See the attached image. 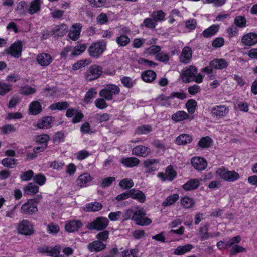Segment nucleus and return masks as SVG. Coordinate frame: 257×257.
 Returning <instances> with one entry per match:
<instances>
[{
	"instance_id": "1",
	"label": "nucleus",
	"mask_w": 257,
	"mask_h": 257,
	"mask_svg": "<svg viewBox=\"0 0 257 257\" xmlns=\"http://www.w3.org/2000/svg\"><path fill=\"white\" fill-rule=\"evenodd\" d=\"M39 202L38 199H29L22 205L21 213L27 215H32L38 211L37 205Z\"/></svg>"
},
{
	"instance_id": "2",
	"label": "nucleus",
	"mask_w": 257,
	"mask_h": 257,
	"mask_svg": "<svg viewBox=\"0 0 257 257\" xmlns=\"http://www.w3.org/2000/svg\"><path fill=\"white\" fill-rule=\"evenodd\" d=\"M217 174L224 180L228 182H233L239 178V175L235 171H228L224 168H218Z\"/></svg>"
},
{
	"instance_id": "3",
	"label": "nucleus",
	"mask_w": 257,
	"mask_h": 257,
	"mask_svg": "<svg viewBox=\"0 0 257 257\" xmlns=\"http://www.w3.org/2000/svg\"><path fill=\"white\" fill-rule=\"evenodd\" d=\"M108 220L103 217H99L86 225L89 230H101L104 229L108 225Z\"/></svg>"
},
{
	"instance_id": "4",
	"label": "nucleus",
	"mask_w": 257,
	"mask_h": 257,
	"mask_svg": "<svg viewBox=\"0 0 257 257\" xmlns=\"http://www.w3.org/2000/svg\"><path fill=\"white\" fill-rule=\"evenodd\" d=\"M17 229L19 234L25 236H30L34 233L33 225L27 220L24 219L20 222Z\"/></svg>"
},
{
	"instance_id": "5",
	"label": "nucleus",
	"mask_w": 257,
	"mask_h": 257,
	"mask_svg": "<svg viewBox=\"0 0 257 257\" xmlns=\"http://www.w3.org/2000/svg\"><path fill=\"white\" fill-rule=\"evenodd\" d=\"M146 214L145 211L143 209H141L134 212L131 219L136 221L137 225H148L151 224L152 221L148 218L144 217Z\"/></svg>"
},
{
	"instance_id": "6",
	"label": "nucleus",
	"mask_w": 257,
	"mask_h": 257,
	"mask_svg": "<svg viewBox=\"0 0 257 257\" xmlns=\"http://www.w3.org/2000/svg\"><path fill=\"white\" fill-rule=\"evenodd\" d=\"M120 92L118 86L114 84H109L100 92V95L107 100H111L113 95L118 94Z\"/></svg>"
},
{
	"instance_id": "7",
	"label": "nucleus",
	"mask_w": 257,
	"mask_h": 257,
	"mask_svg": "<svg viewBox=\"0 0 257 257\" xmlns=\"http://www.w3.org/2000/svg\"><path fill=\"white\" fill-rule=\"evenodd\" d=\"M106 46V43L102 41L92 43L89 48L90 55L92 57H98L104 51Z\"/></svg>"
},
{
	"instance_id": "8",
	"label": "nucleus",
	"mask_w": 257,
	"mask_h": 257,
	"mask_svg": "<svg viewBox=\"0 0 257 257\" xmlns=\"http://www.w3.org/2000/svg\"><path fill=\"white\" fill-rule=\"evenodd\" d=\"M197 70L193 65H190L186 69L183 70L180 77L185 83L194 81L195 75H196Z\"/></svg>"
},
{
	"instance_id": "9",
	"label": "nucleus",
	"mask_w": 257,
	"mask_h": 257,
	"mask_svg": "<svg viewBox=\"0 0 257 257\" xmlns=\"http://www.w3.org/2000/svg\"><path fill=\"white\" fill-rule=\"evenodd\" d=\"M22 47L23 43L21 41H16L9 48L6 49L4 52L15 58H19L21 56Z\"/></svg>"
},
{
	"instance_id": "10",
	"label": "nucleus",
	"mask_w": 257,
	"mask_h": 257,
	"mask_svg": "<svg viewBox=\"0 0 257 257\" xmlns=\"http://www.w3.org/2000/svg\"><path fill=\"white\" fill-rule=\"evenodd\" d=\"M102 72V68L99 65H91L85 73L87 80L92 81L98 78Z\"/></svg>"
},
{
	"instance_id": "11",
	"label": "nucleus",
	"mask_w": 257,
	"mask_h": 257,
	"mask_svg": "<svg viewBox=\"0 0 257 257\" xmlns=\"http://www.w3.org/2000/svg\"><path fill=\"white\" fill-rule=\"evenodd\" d=\"M242 46L251 47L257 43V34L250 32L244 34L241 39Z\"/></svg>"
},
{
	"instance_id": "12",
	"label": "nucleus",
	"mask_w": 257,
	"mask_h": 257,
	"mask_svg": "<svg viewBox=\"0 0 257 257\" xmlns=\"http://www.w3.org/2000/svg\"><path fill=\"white\" fill-rule=\"evenodd\" d=\"M191 163L192 166L197 170H204L207 165L206 161L202 157H195L191 159Z\"/></svg>"
},
{
	"instance_id": "13",
	"label": "nucleus",
	"mask_w": 257,
	"mask_h": 257,
	"mask_svg": "<svg viewBox=\"0 0 257 257\" xmlns=\"http://www.w3.org/2000/svg\"><path fill=\"white\" fill-rule=\"evenodd\" d=\"M83 225L82 223L79 220H72L69 221L65 225V230L69 233H73L78 230Z\"/></svg>"
},
{
	"instance_id": "14",
	"label": "nucleus",
	"mask_w": 257,
	"mask_h": 257,
	"mask_svg": "<svg viewBox=\"0 0 257 257\" xmlns=\"http://www.w3.org/2000/svg\"><path fill=\"white\" fill-rule=\"evenodd\" d=\"M82 25L80 23H75L70 29L69 38L73 40H76L79 37L81 31Z\"/></svg>"
},
{
	"instance_id": "15",
	"label": "nucleus",
	"mask_w": 257,
	"mask_h": 257,
	"mask_svg": "<svg viewBox=\"0 0 257 257\" xmlns=\"http://www.w3.org/2000/svg\"><path fill=\"white\" fill-rule=\"evenodd\" d=\"M151 152V149L145 146L138 145L135 147L132 150V154L137 156L145 157Z\"/></svg>"
},
{
	"instance_id": "16",
	"label": "nucleus",
	"mask_w": 257,
	"mask_h": 257,
	"mask_svg": "<svg viewBox=\"0 0 257 257\" xmlns=\"http://www.w3.org/2000/svg\"><path fill=\"white\" fill-rule=\"evenodd\" d=\"M229 112L228 107L223 105H217L212 108L211 113L212 115L223 117Z\"/></svg>"
},
{
	"instance_id": "17",
	"label": "nucleus",
	"mask_w": 257,
	"mask_h": 257,
	"mask_svg": "<svg viewBox=\"0 0 257 257\" xmlns=\"http://www.w3.org/2000/svg\"><path fill=\"white\" fill-rule=\"evenodd\" d=\"M120 162L123 166L128 168L137 166L140 162L138 158L134 157H123L120 159Z\"/></svg>"
},
{
	"instance_id": "18",
	"label": "nucleus",
	"mask_w": 257,
	"mask_h": 257,
	"mask_svg": "<svg viewBox=\"0 0 257 257\" xmlns=\"http://www.w3.org/2000/svg\"><path fill=\"white\" fill-rule=\"evenodd\" d=\"M106 245L99 240L94 241L88 244L87 249L90 252H98L106 248Z\"/></svg>"
},
{
	"instance_id": "19",
	"label": "nucleus",
	"mask_w": 257,
	"mask_h": 257,
	"mask_svg": "<svg viewBox=\"0 0 257 257\" xmlns=\"http://www.w3.org/2000/svg\"><path fill=\"white\" fill-rule=\"evenodd\" d=\"M92 179L89 173H85L80 175L76 180L77 185L80 187L87 186L88 183Z\"/></svg>"
},
{
	"instance_id": "20",
	"label": "nucleus",
	"mask_w": 257,
	"mask_h": 257,
	"mask_svg": "<svg viewBox=\"0 0 257 257\" xmlns=\"http://www.w3.org/2000/svg\"><path fill=\"white\" fill-rule=\"evenodd\" d=\"M130 197L133 199L138 200L140 203H144L146 200V196L145 194L139 190L134 188L129 190Z\"/></svg>"
},
{
	"instance_id": "21",
	"label": "nucleus",
	"mask_w": 257,
	"mask_h": 257,
	"mask_svg": "<svg viewBox=\"0 0 257 257\" xmlns=\"http://www.w3.org/2000/svg\"><path fill=\"white\" fill-rule=\"evenodd\" d=\"M200 185V180L197 179H191L188 181L183 186V188L186 191H191L196 189Z\"/></svg>"
},
{
	"instance_id": "22",
	"label": "nucleus",
	"mask_w": 257,
	"mask_h": 257,
	"mask_svg": "<svg viewBox=\"0 0 257 257\" xmlns=\"http://www.w3.org/2000/svg\"><path fill=\"white\" fill-rule=\"evenodd\" d=\"M53 57L49 54L42 53L37 55V60L39 64H50L52 62Z\"/></svg>"
},
{
	"instance_id": "23",
	"label": "nucleus",
	"mask_w": 257,
	"mask_h": 257,
	"mask_svg": "<svg viewBox=\"0 0 257 257\" xmlns=\"http://www.w3.org/2000/svg\"><path fill=\"white\" fill-rule=\"evenodd\" d=\"M54 118L51 116L44 117L38 121L37 126L39 128H48L51 127V124Z\"/></svg>"
},
{
	"instance_id": "24",
	"label": "nucleus",
	"mask_w": 257,
	"mask_h": 257,
	"mask_svg": "<svg viewBox=\"0 0 257 257\" xmlns=\"http://www.w3.org/2000/svg\"><path fill=\"white\" fill-rule=\"evenodd\" d=\"M192 57V50L189 47H185L180 56V59L182 63H187L189 62Z\"/></svg>"
},
{
	"instance_id": "25",
	"label": "nucleus",
	"mask_w": 257,
	"mask_h": 257,
	"mask_svg": "<svg viewBox=\"0 0 257 257\" xmlns=\"http://www.w3.org/2000/svg\"><path fill=\"white\" fill-rule=\"evenodd\" d=\"M102 205L98 202H91L86 204L83 207V210L87 212H95L101 210Z\"/></svg>"
},
{
	"instance_id": "26",
	"label": "nucleus",
	"mask_w": 257,
	"mask_h": 257,
	"mask_svg": "<svg viewBox=\"0 0 257 257\" xmlns=\"http://www.w3.org/2000/svg\"><path fill=\"white\" fill-rule=\"evenodd\" d=\"M192 141V136L187 134H180L176 139V143L179 145H186Z\"/></svg>"
},
{
	"instance_id": "27",
	"label": "nucleus",
	"mask_w": 257,
	"mask_h": 257,
	"mask_svg": "<svg viewBox=\"0 0 257 257\" xmlns=\"http://www.w3.org/2000/svg\"><path fill=\"white\" fill-rule=\"evenodd\" d=\"M219 25H212L209 28L205 29L202 35L204 37L208 38L214 36L219 30Z\"/></svg>"
},
{
	"instance_id": "28",
	"label": "nucleus",
	"mask_w": 257,
	"mask_h": 257,
	"mask_svg": "<svg viewBox=\"0 0 257 257\" xmlns=\"http://www.w3.org/2000/svg\"><path fill=\"white\" fill-rule=\"evenodd\" d=\"M42 3L41 0H33L30 4L28 12L30 14L33 15L40 10L41 6Z\"/></svg>"
},
{
	"instance_id": "29",
	"label": "nucleus",
	"mask_w": 257,
	"mask_h": 257,
	"mask_svg": "<svg viewBox=\"0 0 257 257\" xmlns=\"http://www.w3.org/2000/svg\"><path fill=\"white\" fill-rule=\"evenodd\" d=\"M39 191V187L35 183H29L24 187V193L29 195H33L36 194Z\"/></svg>"
},
{
	"instance_id": "30",
	"label": "nucleus",
	"mask_w": 257,
	"mask_h": 257,
	"mask_svg": "<svg viewBox=\"0 0 257 257\" xmlns=\"http://www.w3.org/2000/svg\"><path fill=\"white\" fill-rule=\"evenodd\" d=\"M141 77L144 81L151 82L155 80L156 74L153 71L149 70L143 72Z\"/></svg>"
},
{
	"instance_id": "31",
	"label": "nucleus",
	"mask_w": 257,
	"mask_h": 257,
	"mask_svg": "<svg viewBox=\"0 0 257 257\" xmlns=\"http://www.w3.org/2000/svg\"><path fill=\"white\" fill-rule=\"evenodd\" d=\"M189 115L184 111H178L172 115V119L175 122H179L187 119Z\"/></svg>"
},
{
	"instance_id": "32",
	"label": "nucleus",
	"mask_w": 257,
	"mask_h": 257,
	"mask_svg": "<svg viewBox=\"0 0 257 257\" xmlns=\"http://www.w3.org/2000/svg\"><path fill=\"white\" fill-rule=\"evenodd\" d=\"M29 112L33 115H37L42 110L41 105L38 101H34L29 105Z\"/></svg>"
},
{
	"instance_id": "33",
	"label": "nucleus",
	"mask_w": 257,
	"mask_h": 257,
	"mask_svg": "<svg viewBox=\"0 0 257 257\" xmlns=\"http://www.w3.org/2000/svg\"><path fill=\"white\" fill-rule=\"evenodd\" d=\"M68 27L65 24H60L56 26L54 30V34L59 37L62 36L67 32Z\"/></svg>"
},
{
	"instance_id": "34",
	"label": "nucleus",
	"mask_w": 257,
	"mask_h": 257,
	"mask_svg": "<svg viewBox=\"0 0 257 257\" xmlns=\"http://www.w3.org/2000/svg\"><path fill=\"white\" fill-rule=\"evenodd\" d=\"M193 246L191 244H186L184 246H179L174 251V254L177 255H181L190 251Z\"/></svg>"
},
{
	"instance_id": "35",
	"label": "nucleus",
	"mask_w": 257,
	"mask_h": 257,
	"mask_svg": "<svg viewBox=\"0 0 257 257\" xmlns=\"http://www.w3.org/2000/svg\"><path fill=\"white\" fill-rule=\"evenodd\" d=\"M180 203L184 208L188 209L192 207L195 205V201L190 197L184 196L181 198Z\"/></svg>"
},
{
	"instance_id": "36",
	"label": "nucleus",
	"mask_w": 257,
	"mask_h": 257,
	"mask_svg": "<svg viewBox=\"0 0 257 257\" xmlns=\"http://www.w3.org/2000/svg\"><path fill=\"white\" fill-rule=\"evenodd\" d=\"M179 196L178 194H173L168 196L162 203V205L164 207L171 206L174 204L178 199Z\"/></svg>"
},
{
	"instance_id": "37",
	"label": "nucleus",
	"mask_w": 257,
	"mask_h": 257,
	"mask_svg": "<svg viewBox=\"0 0 257 257\" xmlns=\"http://www.w3.org/2000/svg\"><path fill=\"white\" fill-rule=\"evenodd\" d=\"M69 107V104L66 101L59 102L51 104L49 108L51 110H63L67 109Z\"/></svg>"
},
{
	"instance_id": "38",
	"label": "nucleus",
	"mask_w": 257,
	"mask_h": 257,
	"mask_svg": "<svg viewBox=\"0 0 257 257\" xmlns=\"http://www.w3.org/2000/svg\"><path fill=\"white\" fill-rule=\"evenodd\" d=\"M87 48V45L85 43L78 44L73 48L71 55L72 56H78L83 53Z\"/></svg>"
},
{
	"instance_id": "39",
	"label": "nucleus",
	"mask_w": 257,
	"mask_h": 257,
	"mask_svg": "<svg viewBox=\"0 0 257 257\" xmlns=\"http://www.w3.org/2000/svg\"><path fill=\"white\" fill-rule=\"evenodd\" d=\"M159 162L158 160L155 159H149L145 160L144 165L145 168H147L148 172H152L156 170V168L153 165Z\"/></svg>"
},
{
	"instance_id": "40",
	"label": "nucleus",
	"mask_w": 257,
	"mask_h": 257,
	"mask_svg": "<svg viewBox=\"0 0 257 257\" xmlns=\"http://www.w3.org/2000/svg\"><path fill=\"white\" fill-rule=\"evenodd\" d=\"M116 42L119 46L124 47L129 44L130 39L126 35L122 34L116 38Z\"/></svg>"
},
{
	"instance_id": "41",
	"label": "nucleus",
	"mask_w": 257,
	"mask_h": 257,
	"mask_svg": "<svg viewBox=\"0 0 257 257\" xmlns=\"http://www.w3.org/2000/svg\"><path fill=\"white\" fill-rule=\"evenodd\" d=\"M212 143V139L209 137H202L198 142V145L202 148H208Z\"/></svg>"
},
{
	"instance_id": "42",
	"label": "nucleus",
	"mask_w": 257,
	"mask_h": 257,
	"mask_svg": "<svg viewBox=\"0 0 257 257\" xmlns=\"http://www.w3.org/2000/svg\"><path fill=\"white\" fill-rule=\"evenodd\" d=\"M134 185L132 179L124 178L119 182V186L123 189H128L132 188Z\"/></svg>"
},
{
	"instance_id": "43",
	"label": "nucleus",
	"mask_w": 257,
	"mask_h": 257,
	"mask_svg": "<svg viewBox=\"0 0 257 257\" xmlns=\"http://www.w3.org/2000/svg\"><path fill=\"white\" fill-rule=\"evenodd\" d=\"M208 232V226L207 225H205L203 226L200 228L199 235L200 237V240L203 241L208 239L209 237V234Z\"/></svg>"
},
{
	"instance_id": "44",
	"label": "nucleus",
	"mask_w": 257,
	"mask_h": 257,
	"mask_svg": "<svg viewBox=\"0 0 257 257\" xmlns=\"http://www.w3.org/2000/svg\"><path fill=\"white\" fill-rule=\"evenodd\" d=\"M152 131V128L149 125H143L137 127L135 130V133L138 135L147 134Z\"/></svg>"
},
{
	"instance_id": "45",
	"label": "nucleus",
	"mask_w": 257,
	"mask_h": 257,
	"mask_svg": "<svg viewBox=\"0 0 257 257\" xmlns=\"http://www.w3.org/2000/svg\"><path fill=\"white\" fill-rule=\"evenodd\" d=\"M165 16V14L162 10L154 11L151 14V17L156 23L159 21H164Z\"/></svg>"
},
{
	"instance_id": "46",
	"label": "nucleus",
	"mask_w": 257,
	"mask_h": 257,
	"mask_svg": "<svg viewBox=\"0 0 257 257\" xmlns=\"http://www.w3.org/2000/svg\"><path fill=\"white\" fill-rule=\"evenodd\" d=\"M234 24L239 28H244L246 25V19L242 16H236L234 19Z\"/></svg>"
},
{
	"instance_id": "47",
	"label": "nucleus",
	"mask_w": 257,
	"mask_h": 257,
	"mask_svg": "<svg viewBox=\"0 0 257 257\" xmlns=\"http://www.w3.org/2000/svg\"><path fill=\"white\" fill-rule=\"evenodd\" d=\"M34 172L32 170L23 172L20 176V178L22 181H28L34 177Z\"/></svg>"
},
{
	"instance_id": "48",
	"label": "nucleus",
	"mask_w": 257,
	"mask_h": 257,
	"mask_svg": "<svg viewBox=\"0 0 257 257\" xmlns=\"http://www.w3.org/2000/svg\"><path fill=\"white\" fill-rule=\"evenodd\" d=\"M97 92L94 88H91L85 94L84 102L88 103L91 101V99L96 97Z\"/></svg>"
},
{
	"instance_id": "49",
	"label": "nucleus",
	"mask_w": 257,
	"mask_h": 257,
	"mask_svg": "<svg viewBox=\"0 0 257 257\" xmlns=\"http://www.w3.org/2000/svg\"><path fill=\"white\" fill-rule=\"evenodd\" d=\"M165 176L168 180L172 181L176 176V173L173 170L172 166H169L166 169Z\"/></svg>"
},
{
	"instance_id": "50",
	"label": "nucleus",
	"mask_w": 257,
	"mask_h": 257,
	"mask_svg": "<svg viewBox=\"0 0 257 257\" xmlns=\"http://www.w3.org/2000/svg\"><path fill=\"white\" fill-rule=\"evenodd\" d=\"M110 116L107 113L96 114L94 116L95 119L100 123L108 121Z\"/></svg>"
},
{
	"instance_id": "51",
	"label": "nucleus",
	"mask_w": 257,
	"mask_h": 257,
	"mask_svg": "<svg viewBox=\"0 0 257 257\" xmlns=\"http://www.w3.org/2000/svg\"><path fill=\"white\" fill-rule=\"evenodd\" d=\"M33 180L39 185H43L45 184L46 178L43 174L39 173L34 176Z\"/></svg>"
},
{
	"instance_id": "52",
	"label": "nucleus",
	"mask_w": 257,
	"mask_h": 257,
	"mask_svg": "<svg viewBox=\"0 0 257 257\" xmlns=\"http://www.w3.org/2000/svg\"><path fill=\"white\" fill-rule=\"evenodd\" d=\"M186 106L188 112L190 113H193L197 106V102L193 99H190L186 103Z\"/></svg>"
},
{
	"instance_id": "53",
	"label": "nucleus",
	"mask_w": 257,
	"mask_h": 257,
	"mask_svg": "<svg viewBox=\"0 0 257 257\" xmlns=\"http://www.w3.org/2000/svg\"><path fill=\"white\" fill-rule=\"evenodd\" d=\"M115 180V178L114 177H108L102 180L100 183V185L102 188L107 187L110 186Z\"/></svg>"
},
{
	"instance_id": "54",
	"label": "nucleus",
	"mask_w": 257,
	"mask_h": 257,
	"mask_svg": "<svg viewBox=\"0 0 257 257\" xmlns=\"http://www.w3.org/2000/svg\"><path fill=\"white\" fill-rule=\"evenodd\" d=\"M17 160L15 159L11 158H6L2 160V164L6 167L13 168L12 165L16 164Z\"/></svg>"
},
{
	"instance_id": "55",
	"label": "nucleus",
	"mask_w": 257,
	"mask_h": 257,
	"mask_svg": "<svg viewBox=\"0 0 257 257\" xmlns=\"http://www.w3.org/2000/svg\"><path fill=\"white\" fill-rule=\"evenodd\" d=\"M138 252L137 249H125L122 254L123 257H137Z\"/></svg>"
},
{
	"instance_id": "56",
	"label": "nucleus",
	"mask_w": 257,
	"mask_h": 257,
	"mask_svg": "<svg viewBox=\"0 0 257 257\" xmlns=\"http://www.w3.org/2000/svg\"><path fill=\"white\" fill-rule=\"evenodd\" d=\"M60 230L59 226L53 223L49 224L47 227V230L49 233L56 234Z\"/></svg>"
},
{
	"instance_id": "57",
	"label": "nucleus",
	"mask_w": 257,
	"mask_h": 257,
	"mask_svg": "<svg viewBox=\"0 0 257 257\" xmlns=\"http://www.w3.org/2000/svg\"><path fill=\"white\" fill-rule=\"evenodd\" d=\"M121 82L127 88L132 87L134 84V82L129 77H123L121 79Z\"/></svg>"
},
{
	"instance_id": "58",
	"label": "nucleus",
	"mask_w": 257,
	"mask_h": 257,
	"mask_svg": "<svg viewBox=\"0 0 257 257\" xmlns=\"http://www.w3.org/2000/svg\"><path fill=\"white\" fill-rule=\"evenodd\" d=\"M11 89V85L4 82H0V95H4Z\"/></svg>"
},
{
	"instance_id": "59",
	"label": "nucleus",
	"mask_w": 257,
	"mask_h": 257,
	"mask_svg": "<svg viewBox=\"0 0 257 257\" xmlns=\"http://www.w3.org/2000/svg\"><path fill=\"white\" fill-rule=\"evenodd\" d=\"M160 50L161 48L160 46L157 45H152L146 49L145 53L151 55H154L160 52Z\"/></svg>"
},
{
	"instance_id": "60",
	"label": "nucleus",
	"mask_w": 257,
	"mask_h": 257,
	"mask_svg": "<svg viewBox=\"0 0 257 257\" xmlns=\"http://www.w3.org/2000/svg\"><path fill=\"white\" fill-rule=\"evenodd\" d=\"M36 142L40 144H47L49 140V136L46 134L38 135L36 137Z\"/></svg>"
},
{
	"instance_id": "61",
	"label": "nucleus",
	"mask_w": 257,
	"mask_h": 257,
	"mask_svg": "<svg viewBox=\"0 0 257 257\" xmlns=\"http://www.w3.org/2000/svg\"><path fill=\"white\" fill-rule=\"evenodd\" d=\"M16 130L15 127L11 124H7L1 127L2 132L5 134H9Z\"/></svg>"
},
{
	"instance_id": "62",
	"label": "nucleus",
	"mask_w": 257,
	"mask_h": 257,
	"mask_svg": "<svg viewBox=\"0 0 257 257\" xmlns=\"http://www.w3.org/2000/svg\"><path fill=\"white\" fill-rule=\"evenodd\" d=\"M95 106L101 109L105 108L107 107V104L105 100L103 98H98L95 101Z\"/></svg>"
},
{
	"instance_id": "63",
	"label": "nucleus",
	"mask_w": 257,
	"mask_h": 257,
	"mask_svg": "<svg viewBox=\"0 0 257 257\" xmlns=\"http://www.w3.org/2000/svg\"><path fill=\"white\" fill-rule=\"evenodd\" d=\"M197 22L195 19L191 18L185 22V26L187 28L190 30H194L196 28Z\"/></svg>"
},
{
	"instance_id": "64",
	"label": "nucleus",
	"mask_w": 257,
	"mask_h": 257,
	"mask_svg": "<svg viewBox=\"0 0 257 257\" xmlns=\"http://www.w3.org/2000/svg\"><path fill=\"white\" fill-rule=\"evenodd\" d=\"M61 247L59 245H56L54 247H50L49 255L52 257H58V254L60 253Z\"/></svg>"
}]
</instances>
